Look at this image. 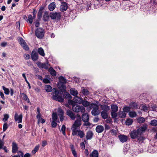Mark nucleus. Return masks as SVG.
I'll return each mask as SVG.
<instances>
[{"label":"nucleus","mask_w":157,"mask_h":157,"mask_svg":"<svg viewBox=\"0 0 157 157\" xmlns=\"http://www.w3.org/2000/svg\"><path fill=\"white\" fill-rule=\"evenodd\" d=\"M81 118L80 116L77 115L76 120L73 124L71 129L72 131V135L73 136L78 135L81 138H83L84 136V133L79 129L81 125Z\"/></svg>","instance_id":"1"},{"label":"nucleus","mask_w":157,"mask_h":157,"mask_svg":"<svg viewBox=\"0 0 157 157\" xmlns=\"http://www.w3.org/2000/svg\"><path fill=\"white\" fill-rule=\"evenodd\" d=\"M45 89L47 92H50L52 90V92L54 94L52 97V99L60 102L63 101V98L62 97L59 96V92L56 88H54L52 89L51 86L49 85H46L45 86Z\"/></svg>","instance_id":"2"},{"label":"nucleus","mask_w":157,"mask_h":157,"mask_svg":"<svg viewBox=\"0 0 157 157\" xmlns=\"http://www.w3.org/2000/svg\"><path fill=\"white\" fill-rule=\"evenodd\" d=\"M147 124H145L139 128L137 130H134L131 132L130 136L132 139H135L138 137L139 135L143 133L147 129Z\"/></svg>","instance_id":"3"},{"label":"nucleus","mask_w":157,"mask_h":157,"mask_svg":"<svg viewBox=\"0 0 157 157\" xmlns=\"http://www.w3.org/2000/svg\"><path fill=\"white\" fill-rule=\"evenodd\" d=\"M90 108L93 109L91 111L92 115L96 116L99 114L100 111L98 109V106L97 104L94 103L91 104L90 105Z\"/></svg>","instance_id":"4"},{"label":"nucleus","mask_w":157,"mask_h":157,"mask_svg":"<svg viewBox=\"0 0 157 157\" xmlns=\"http://www.w3.org/2000/svg\"><path fill=\"white\" fill-rule=\"evenodd\" d=\"M73 111L76 112H81L83 113L85 111V108L82 106H80L78 104L74 105L72 106Z\"/></svg>","instance_id":"5"},{"label":"nucleus","mask_w":157,"mask_h":157,"mask_svg":"<svg viewBox=\"0 0 157 157\" xmlns=\"http://www.w3.org/2000/svg\"><path fill=\"white\" fill-rule=\"evenodd\" d=\"M44 31L41 28H39L37 29L35 31L36 36L39 39L43 38L44 36Z\"/></svg>","instance_id":"6"},{"label":"nucleus","mask_w":157,"mask_h":157,"mask_svg":"<svg viewBox=\"0 0 157 157\" xmlns=\"http://www.w3.org/2000/svg\"><path fill=\"white\" fill-rule=\"evenodd\" d=\"M18 41L20 44L25 50H28L29 49V47L26 44L25 42L22 38H19Z\"/></svg>","instance_id":"7"},{"label":"nucleus","mask_w":157,"mask_h":157,"mask_svg":"<svg viewBox=\"0 0 157 157\" xmlns=\"http://www.w3.org/2000/svg\"><path fill=\"white\" fill-rule=\"evenodd\" d=\"M61 15L59 12L52 13L50 14V17L52 19H59Z\"/></svg>","instance_id":"8"},{"label":"nucleus","mask_w":157,"mask_h":157,"mask_svg":"<svg viewBox=\"0 0 157 157\" xmlns=\"http://www.w3.org/2000/svg\"><path fill=\"white\" fill-rule=\"evenodd\" d=\"M22 116L21 114L18 115L17 113H16L14 116V119L18 123H21L22 122Z\"/></svg>","instance_id":"9"},{"label":"nucleus","mask_w":157,"mask_h":157,"mask_svg":"<svg viewBox=\"0 0 157 157\" xmlns=\"http://www.w3.org/2000/svg\"><path fill=\"white\" fill-rule=\"evenodd\" d=\"M118 137L120 141L122 143L126 142L128 140L127 136L124 135H119L118 136Z\"/></svg>","instance_id":"10"},{"label":"nucleus","mask_w":157,"mask_h":157,"mask_svg":"<svg viewBox=\"0 0 157 157\" xmlns=\"http://www.w3.org/2000/svg\"><path fill=\"white\" fill-rule=\"evenodd\" d=\"M67 3L65 2H63L61 3L60 6V10L62 12H64L67 10Z\"/></svg>","instance_id":"11"},{"label":"nucleus","mask_w":157,"mask_h":157,"mask_svg":"<svg viewBox=\"0 0 157 157\" xmlns=\"http://www.w3.org/2000/svg\"><path fill=\"white\" fill-rule=\"evenodd\" d=\"M37 65L39 67L44 68L46 69H48L49 67V65L48 63H40L37 64Z\"/></svg>","instance_id":"12"},{"label":"nucleus","mask_w":157,"mask_h":157,"mask_svg":"<svg viewBox=\"0 0 157 157\" xmlns=\"http://www.w3.org/2000/svg\"><path fill=\"white\" fill-rule=\"evenodd\" d=\"M73 100L74 102L79 104H82V98L77 96L74 97Z\"/></svg>","instance_id":"13"},{"label":"nucleus","mask_w":157,"mask_h":157,"mask_svg":"<svg viewBox=\"0 0 157 157\" xmlns=\"http://www.w3.org/2000/svg\"><path fill=\"white\" fill-rule=\"evenodd\" d=\"M67 115L69 116L71 118L74 120L75 118V117L74 114L72 111L69 110H67Z\"/></svg>","instance_id":"14"},{"label":"nucleus","mask_w":157,"mask_h":157,"mask_svg":"<svg viewBox=\"0 0 157 157\" xmlns=\"http://www.w3.org/2000/svg\"><path fill=\"white\" fill-rule=\"evenodd\" d=\"M18 150L17 144L15 142H13L12 145V152L15 153Z\"/></svg>","instance_id":"15"},{"label":"nucleus","mask_w":157,"mask_h":157,"mask_svg":"<svg viewBox=\"0 0 157 157\" xmlns=\"http://www.w3.org/2000/svg\"><path fill=\"white\" fill-rule=\"evenodd\" d=\"M149 106L146 105L142 104L139 106V109L145 112H147Z\"/></svg>","instance_id":"16"},{"label":"nucleus","mask_w":157,"mask_h":157,"mask_svg":"<svg viewBox=\"0 0 157 157\" xmlns=\"http://www.w3.org/2000/svg\"><path fill=\"white\" fill-rule=\"evenodd\" d=\"M65 83L61 82H58V86L60 90H65L66 89V87L65 85Z\"/></svg>","instance_id":"17"},{"label":"nucleus","mask_w":157,"mask_h":157,"mask_svg":"<svg viewBox=\"0 0 157 157\" xmlns=\"http://www.w3.org/2000/svg\"><path fill=\"white\" fill-rule=\"evenodd\" d=\"M89 117L87 113L83 114L82 116V119L83 122L88 121Z\"/></svg>","instance_id":"18"},{"label":"nucleus","mask_w":157,"mask_h":157,"mask_svg":"<svg viewBox=\"0 0 157 157\" xmlns=\"http://www.w3.org/2000/svg\"><path fill=\"white\" fill-rule=\"evenodd\" d=\"M70 94L75 97L77 96L78 94L77 90L74 88H71L70 90Z\"/></svg>","instance_id":"19"},{"label":"nucleus","mask_w":157,"mask_h":157,"mask_svg":"<svg viewBox=\"0 0 157 157\" xmlns=\"http://www.w3.org/2000/svg\"><path fill=\"white\" fill-rule=\"evenodd\" d=\"M93 136V133L92 131H88L86 133V138L87 140H89L91 139Z\"/></svg>","instance_id":"20"},{"label":"nucleus","mask_w":157,"mask_h":157,"mask_svg":"<svg viewBox=\"0 0 157 157\" xmlns=\"http://www.w3.org/2000/svg\"><path fill=\"white\" fill-rule=\"evenodd\" d=\"M131 109H138L139 105L136 102H131L129 105Z\"/></svg>","instance_id":"21"},{"label":"nucleus","mask_w":157,"mask_h":157,"mask_svg":"<svg viewBox=\"0 0 157 157\" xmlns=\"http://www.w3.org/2000/svg\"><path fill=\"white\" fill-rule=\"evenodd\" d=\"M98 153L96 150H94L89 155L90 157H98Z\"/></svg>","instance_id":"22"},{"label":"nucleus","mask_w":157,"mask_h":157,"mask_svg":"<svg viewBox=\"0 0 157 157\" xmlns=\"http://www.w3.org/2000/svg\"><path fill=\"white\" fill-rule=\"evenodd\" d=\"M104 128L103 126L101 125H98L96 128V131L98 133H101L104 130Z\"/></svg>","instance_id":"23"},{"label":"nucleus","mask_w":157,"mask_h":157,"mask_svg":"<svg viewBox=\"0 0 157 157\" xmlns=\"http://www.w3.org/2000/svg\"><path fill=\"white\" fill-rule=\"evenodd\" d=\"M31 57L34 61L36 60L38 58L37 54L35 52H34L33 51L32 53Z\"/></svg>","instance_id":"24"},{"label":"nucleus","mask_w":157,"mask_h":157,"mask_svg":"<svg viewBox=\"0 0 157 157\" xmlns=\"http://www.w3.org/2000/svg\"><path fill=\"white\" fill-rule=\"evenodd\" d=\"M56 7V3L55 2H52L49 5L48 8L49 10L51 11L54 10Z\"/></svg>","instance_id":"25"},{"label":"nucleus","mask_w":157,"mask_h":157,"mask_svg":"<svg viewBox=\"0 0 157 157\" xmlns=\"http://www.w3.org/2000/svg\"><path fill=\"white\" fill-rule=\"evenodd\" d=\"M43 20L45 21H48L49 19V16L48 12H45L43 17Z\"/></svg>","instance_id":"26"},{"label":"nucleus","mask_w":157,"mask_h":157,"mask_svg":"<svg viewBox=\"0 0 157 157\" xmlns=\"http://www.w3.org/2000/svg\"><path fill=\"white\" fill-rule=\"evenodd\" d=\"M132 119L130 118H128L127 119L125 123L126 125H131L133 122Z\"/></svg>","instance_id":"27"},{"label":"nucleus","mask_w":157,"mask_h":157,"mask_svg":"<svg viewBox=\"0 0 157 157\" xmlns=\"http://www.w3.org/2000/svg\"><path fill=\"white\" fill-rule=\"evenodd\" d=\"M49 71L52 75L53 76H55L56 75V72L53 68L52 67H50L49 69Z\"/></svg>","instance_id":"28"},{"label":"nucleus","mask_w":157,"mask_h":157,"mask_svg":"<svg viewBox=\"0 0 157 157\" xmlns=\"http://www.w3.org/2000/svg\"><path fill=\"white\" fill-rule=\"evenodd\" d=\"M102 117L104 119H107L108 118V115L107 112L105 111H102L101 113Z\"/></svg>","instance_id":"29"},{"label":"nucleus","mask_w":157,"mask_h":157,"mask_svg":"<svg viewBox=\"0 0 157 157\" xmlns=\"http://www.w3.org/2000/svg\"><path fill=\"white\" fill-rule=\"evenodd\" d=\"M26 21L30 24H32L33 22V16L31 15H29L28 17V19H27Z\"/></svg>","instance_id":"30"},{"label":"nucleus","mask_w":157,"mask_h":157,"mask_svg":"<svg viewBox=\"0 0 157 157\" xmlns=\"http://www.w3.org/2000/svg\"><path fill=\"white\" fill-rule=\"evenodd\" d=\"M59 82L63 83L66 84L67 82V80L63 77L60 76L59 78Z\"/></svg>","instance_id":"31"},{"label":"nucleus","mask_w":157,"mask_h":157,"mask_svg":"<svg viewBox=\"0 0 157 157\" xmlns=\"http://www.w3.org/2000/svg\"><path fill=\"white\" fill-rule=\"evenodd\" d=\"M137 121L138 123L139 124L143 123L145 121V119L142 117H140L137 119Z\"/></svg>","instance_id":"32"},{"label":"nucleus","mask_w":157,"mask_h":157,"mask_svg":"<svg viewBox=\"0 0 157 157\" xmlns=\"http://www.w3.org/2000/svg\"><path fill=\"white\" fill-rule=\"evenodd\" d=\"M38 52L39 54L41 56H45V53L44 51L42 48H38Z\"/></svg>","instance_id":"33"},{"label":"nucleus","mask_w":157,"mask_h":157,"mask_svg":"<svg viewBox=\"0 0 157 157\" xmlns=\"http://www.w3.org/2000/svg\"><path fill=\"white\" fill-rule=\"evenodd\" d=\"M112 112H117L118 110V106L116 105H111Z\"/></svg>","instance_id":"34"},{"label":"nucleus","mask_w":157,"mask_h":157,"mask_svg":"<svg viewBox=\"0 0 157 157\" xmlns=\"http://www.w3.org/2000/svg\"><path fill=\"white\" fill-rule=\"evenodd\" d=\"M129 116L132 118L135 117L137 116L136 113L134 111H130L129 112Z\"/></svg>","instance_id":"35"},{"label":"nucleus","mask_w":157,"mask_h":157,"mask_svg":"<svg viewBox=\"0 0 157 157\" xmlns=\"http://www.w3.org/2000/svg\"><path fill=\"white\" fill-rule=\"evenodd\" d=\"M119 115L120 117L124 118L126 117V113L124 111H120L119 112Z\"/></svg>","instance_id":"36"},{"label":"nucleus","mask_w":157,"mask_h":157,"mask_svg":"<svg viewBox=\"0 0 157 157\" xmlns=\"http://www.w3.org/2000/svg\"><path fill=\"white\" fill-rule=\"evenodd\" d=\"M82 93L85 95H87L89 94V91L85 89L84 87H82Z\"/></svg>","instance_id":"37"},{"label":"nucleus","mask_w":157,"mask_h":157,"mask_svg":"<svg viewBox=\"0 0 157 157\" xmlns=\"http://www.w3.org/2000/svg\"><path fill=\"white\" fill-rule=\"evenodd\" d=\"M2 89L4 91V93L6 95H8L10 93V90L8 88H6L4 86H2Z\"/></svg>","instance_id":"38"},{"label":"nucleus","mask_w":157,"mask_h":157,"mask_svg":"<svg viewBox=\"0 0 157 157\" xmlns=\"http://www.w3.org/2000/svg\"><path fill=\"white\" fill-rule=\"evenodd\" d=\"M82 104L83 106L85 107H87L90 105V102L86 101H84L82 100Z\"/></svg>","instance_id":"39"},{"label":"nucleus","mask_w":157,"mask_h":157,"mask_svg":"<svg viewBox=\"0 0 157 157\" xmlns=\"http://www.w3.org/2000/svg\"><path fill=\"white\" fill-rule=\"evenodd\" d=\"M58 114L59 116L63 115L64 112L60 107L58 108L57 110Z\"/></svg>","instance_id":"40"},{"label":"nucleus","mask_w":157,"mask_h":157,"mask_svg":"<svg viewBox=\"0 0 157 157\" xmlns=\"http://www.w3.org/2000/svg\"><path fill=\"white\" fill-rule=\"evenodd\" d=\"M40 147L39 145H37L36 146L34 149L32 151V152L33 154H35L38 151Z\"/></svg>","instance_id":"41"},{"label":"nucleus","mask_w":157,"mask_h":157,"mask_svg":"<svg viewBox=\"0 0 157 157\" xmlns=\"http://www.w3.org/2000/svg\"><path fill=\"white\" fill-rule=\"evenodd\" d=\"M52 118L53 121H56L57 119V116L56 113H53L52 115Z\"/></svg>","instance_id":"42"},{"label":"nucleus","mask_w":157,"mask_h":157,"mask_svg":"<svg viewBox=\"0 0 157 157\" xmlns=\"http://www.w3.org/2000/svg\"><path fill=\"white\" fill-rule=\"evenodd\" d=\"M145 139V138L142 136H140L138 137V140L140 143H143V141Z\"/></svg>","instance_id":"43"},{"label":"nucleus","mask_w":157,"mask_h":157,"mask_svg":"<svg viewBox=\"0 0 157 157\" xmlns=\"http://www.w3.org/2000/svg\"><path fill=\"white\" fill-rule=\"evenodd\" d=\"M151 124L153 126H157V120H153L151 121Z\"/></svg>","instance_id":"44"},{"label":"nucleus","mask_w":157,"mask_h":157,"mask_svg":"<svg viewBox=\"0 0 157 157\" xmlns=\"http://www.w3.org/2000/svg\"><path fill=\"white\" fill-rule=\"evenodd\" d=\"M65 130H66V127L64 125H63L61 128V131L63 134L65 136Z\"/></svg>","instance_id":"45"},{"label":"nucleus","mask_w":157,"mask_h":157,"mask_svg":"<svg viewBox=\"0 0 157 157\" xmlns=\"http://www.w3.org/2000/svg\"><path fill=\"white\" fill-rule=\"evenodd\" d=\"M117 112H112L111 113V115L112 118H115L117 116V114L116 113Z\"/></svg>","instance_id":"46"},{"label":"nucleus","mask_w":157,"mask_h":157,"mask_svg":"<svg viewBox=\"0 0 157 157\" xmlns=\"http://www.w3.org/2000/svg\"><path fill=\"white\" fill-rule=\"evenodd\" d=\"M131 108L130 107L128 106H126L124 108H123V111L124 112H125V113L128 112L130 110Z\"/></svg>","instance_id":"47"},{"label":"nucleus","mask_w":157,"mask_h":157,"mask_svg":"<svg viewBox=\"0 0 157 157\" xmlns=\"http://www.w3.org/2000/svg\"><path fill=\"white\" fill-rule=\"evenodd\" d=\"M4 117L3 118L2 120L3 121L5 122L9 118V115L8 114H5L4 115Z\"/></svg>","instance_id":"48"},{"label":"nucleus","mask_w":157,"mask_h":157,"mask_svg":"<svg viewBox=\"0 0 157 157\" xmlns=\"http://www.w3.org/2000/svg\"><path fill=\"white\" fill-rule=\"evenodd\" d=\"M103 108L104 109V111L106 112H107L110 109L109 107L107 105H104Z\"/></svg>","instance_id":"49"},{"label":"nucleus","mask_w":157,"mask_h":157,"mask_svg":"<svg viewBox=\"0 0 157 157\" xmlns=\"http://www.w3.org/2000/svg\"><path fill=\"white\" fill-rule=\"evenodd\" d=\"M8 125L6 123L4 124L3 126V130L4 132H5L8 128Z\"/></svg>","instance_id":"50"},{"label":"nucleus","mask_w":157,"mask_h":157,"mask_svg":"<svg viewBox=\"0 0 157 157\" xmlns=\"http://www.w3.org/2000/svg\"><path fill=\"white\" fill-rule=\"evenodd\" d=\"M111 133L113 135H116L117 134V130L114 129H112L111 131Z\"/></svg>","instance_id":"51"},{"label":"nucleus","mask_w":157,"mask_h":157,"mask_svg":"<svg viewBox=\"0 0 157 157\" xmlns=\"http://www.w3.org/2000/svg\"><path fill=\"white\" fill-rule=\"evenodd\" d=\"M21 95L23 97V99L25 101L27 99L28 97L25 94L22 93L21 94Z\"/></svg>","instance_id":"52"},{"label":"nucleus","mask_w":157,"mask_h":157,"mask_svg":"<svg viewBox=\"0 0 157 157\" xmlns=\"http://www.w3.org/2000/svg\"><path fill=\"white\" fill-rule=\"evenodd\" d=\"M7 42H3L1 43L0 45L1 47H4L7 46Z\"/></svg>","instance_id":"53"},{"label":"nucleus","mask_w":157,"mask_h":157,"mask_svg":"<svg viewBox=\"0 0 157 157\" xmlns=\"http://www.w3.org/2000/svg\"><path fill=\"white\" fill-rule=\"evenodd\" d=\"M68 102L69 105H72V106H73L74 105H75L76 104L74 101L71 100H69Z\"/></svg>","instance_id":"54"},{"label":"nucleus","mask_w":157,"mask_h":157,"mask_svg":"<svg viewBox=\"0 0 157 157\" xmlns=\"http://www.w3.org/2000/svg\"><path fill=\"white\" fill-rule=\"evenodd\" d=\"M55 121H53L52 122V126L53 128H55L57 124Z\"/></svg>","instance_id":"55"},{"label":"nucleus","mask_w":157,"mask_h":157,"mask_svg":"<svg viewBox=\"0 0 157 157\" xmlns=\"http://www.w3.org/2000/svg\"><path fill=\"white\" fill-rule=\"evenodd\" d=\"M43 82L45 83H48L50 82L49 79L47 78H45L43 80Z\"/></svg>","instance_id":"56"},{"label":"nucleus","mask_w":157,"mask_h":157,"mask_svg":"<svg viewBox=\"0 0 157 157\" xmlns=\"http://www.w3.org/2000/svg\"><path fill=\"white\" fill-rule=\"evenodd\" d=\"M24 57L26 59H29L30 57V56L28 54H25L24 55Z\"/></svg>","instance_id":"57"},{"label":"nucleus","mask_w":157,"mask_h":157,"mask_svg":"<svg viewBox=\"0 0 157 157\" xmlns=\"http://www.w3.org/2000/svg\"><path fill=\"white\" fill-rule=\"evenodd\" d=\"M45 122V121L44 119L41 118L40 119L38 120V123H39L40 122L41 123L43 124Z\"/></svg>","instance_id":"58"},{"label":"nucleus","mask_w":157,"mask_h":157,"mask_svg":"<svg viewBox=\"0 0 157 157\" xmlns=\"http://www.w3.org/2000/svg\"><path fill=\"white\" fill-rule=\"evenodd\" d=\"M84 122V123L83 124L84 126H90L91 125L90 123L88 121H86Z\"/></svg>","instance_id":"59"},{"label":"nucleus","mask_w":157,"mask_h":157,"mask_svg":"<svg viewBox=\"0 0 157 157\" xmlns=\"http://www.w3.org/2000/svg\"><path fill=\"white\" fill-rule=\"evenodd\" d=\"M72 152L75 157H77L76 152L75 150H73Z\"/></svg>","instance_id":"60"},{"label":"nucleus","mask_w":157,"mask_h":157,"mask_svg":"<svg viewBox=\"0 0 157 157\" xmlns=\"http://www.w3.org/2000/svg\"><path fill=\"white\" fill-rule=\"evenodd\" d=\"M0 95L1 98L3 100L5 99V97L4 94L3 92L1 91H0Z\"/></svg>","instance_id":"61"},{"label":"nucleus","mask_w":157,"mask_h":157,"mask_svg":"<svg viewBox=\"0 0 157 157\" xmlns=\"http://www.w3.org/2000/svg\"><path fill=\"white\" fill-rule=\"evenodd\" d=\"M4 142L0 140V149H1L3 147L2 146L4 145Z\"/></svg>","instance_id":"62"},{"label":"nucleus","mask_w":157,"mask_h":157,"mask_svg":"<svg viewBox=\"0 0 157 157\" xmlns=\"http://www.w3.org/2000/svg\"><path fill=\"white\" fill-rule=\"evenodd\" d=\"M80 146L81 148L84 149L85 148V145L84 142H82L80 144Z\"/></svg>","instance_id":"63"},{"label":"nucleus","mask_w":157,"mask_h":157,"mask_svg":"<svg viewBox=\"0 0 157 157\" xmlns=\"http://www.w3.org/2000/svg\"><path fill=\"white\" fill-rule=\"evenodd\" d=\"M47 142L46 141L44 140L42 142V146L43 147H44L47 145Z\"/></svg>","instance_id":"64"}]
</instances>
